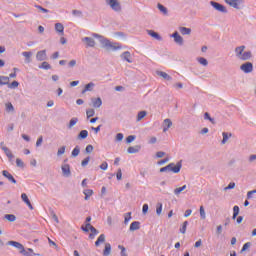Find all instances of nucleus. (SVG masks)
Masks as SVG:
<instances>
[{
	"label": "nucleus",
	"mask_w": 256,
	"mask_h": 256,
	"mask_svg": "<svg viewBox=\"0 0 256 256\" xmlns=\"http://www.w3.org/2000/svg\"><path fill=\"white\" fill-rule=\"evenodd\" d=\"M108 4L110 5V8L115 12L121 11V5H119L117 0H109Z\"/></svg>",
	"instance_id": "8"
},
{
	"label": "nucleus",
	"mask_w": 256,
	"mask_h": 256,
	"mask_svg": "<svg viewBox=\"0 0 256 256\" xmlns=\"http://www.w3.org/2000/svg\"><path fill=\"white\" fill-rule=\"evenodd\" d=\"M187 225H189L187 221L183 222L182 227L180 228V233L182 234L186 233Z\"/></svg>",
	"instance_id": "41"
},
{
	"label": "nucleus",
	"mask_w": 256,
	"mask_h": 256,
	"mask_svg": "<svg viewBox=\"0 0 256 256\" xmlns=\"http://www.w3.org/2000/svg\"><path fill=\"white\" fill-rule=\"evenodd\" d=\"M226 4L234 9H239V5L242 4V0H224Z\"/></svg>",
	"instance_id": "7"
},
{
	"label": "nucleus",
	"mask_w": 256,
	"mask_h": 256,
	"mask_svg": "<svg viewBox=\"0 0 256 256\" xmlns=\"http://www.w3.org/2000/svg\"><path fill=\"white\" fill-rule=\"evenodd\" d=\"M93 37L99 39L100 43L106 48L110 50H122V46L118 42H111L109 39L104 38L102 35L99 34H92Z\"/></svg>",
	"instance_id": "1"
},
{
	"label": "nucleus",
	"mask_w": 256,
	"mask_h": 256,
	"mask_svg": "<svg viewBox=\"0 0 256 256\" xmlns=\"http://www.w3.org/2000/svg\"><path fill=\"white\" fill-rule=\"evenodd\" d=\"M121 59H124L128 63H132V57L129 51H125L123 54H121Z\"/></svg>",
	"instance_id": "19"
},
{
	"label": "nucleus",
	"mask_w": 256,
	"mask_h": 256,
	"mask_svg": "<svg viewBox=\"0 0 256 256\" xmlns=\"http://www.w3.org/2000/svg\"><path fill=\"white\" fill-rule=\"evenodd\" d=\"M94 147L92 145H88L87 147H85V152H87V154H91L93 152Z\"/></svg>",
	"instance_id": "55"
},
{
	"label": "nucleus",
	"mask_w": 256,
	"mask_h": 256,
	"mask_svg": "<svg viewBox=\"0 0 256 256\" xmlns=\"http://www.w3.org/2000/svg\"><path fill=\"white\" fill-rule=\"evenodd\" d=\"M171 167H174V163L168 164L166 167L161 168V169H160V172H161V173H164V172H166V171H169V169H170Z\"/></svg>",
	"instance_id": "49"
},
{
	"label": "nucleus",
	"mask_w": 256,
	"mask_h": 256,
	"mask_svg": "<svg viewBox=\"0 0 256 256\" xmlns=\"http://www.w3.org/2000/svg\"><path fill=\"white\" fill-rule=\"evenodd\" d=\"M7 245L8 246H14L17 250H20V253L27 256V252L25 251V248H24L23 244L18 243L16 241H8Z\"/></svg>",
	"instance_id": "3"
},
{
	"label": "nucleus",
	"mask_w": 256,
	"mask_h": 256,
	"mask_svg": "<svg viewBox=\"0 0 256 256\" xmlns=\"http://www.w3.org/2000/svg\"><path fill=\"white\" fill-rule=\"evenodd\" d=\"M83 193H84V196H85V200H88L89 197H91L93 195V190L92 189H85Z\"/></svg>",
	"instance_id": "30"
},
{
	"label": "nucleus",
	"mask_w": 256,
	"mask_h": 256,
	"mask_svg": "<svg viewBox=\"0 0 256 256\" xmlns=\"http://www.w3.org/2000/svg\"><path fill=\"white\" fill-rule=\"evenodd\" d=\"M22 201L27 205L28 209L34 210L33 205L31 204V201L29 200V197H27L26 193L21 194Z\"/></svg>",
	"instance_id": "10"
},
{
	"label": "nucleus",
	"mask_w": 256,
	"mask_h": 256,
	"mask_svg": "<svg viewBox=\"0 0 256 256\" xmlns=\"http://www.w3.org/2000/svg\"><path fill=\"white\" fill-rule=\"evenodd\" d=\"M94 116H95V110H93V109L87 110V117L88 118H91V117H94Z\"/></svg>",
	"instance_id": "53"
},
{
	"label": "nucleus",
	"mask_w": 256,
	"mask_h": 256,
	"mask_svg": "<svg viewBox=\"0 0 256 256\" xmlns=\"http://www.w3.org/2000/svg\"><path fill=\"white\" fill-rule=\"evenodd\" d=\"M148 209H149V206L148 204H144V206H142V213L147 214L148 213Z\"/></svg>",
	"instance_id": "60"
},
{
	"label": "nucleus",
	"mask_w": 256,
	"mask_h": 256,
	"mask_svg": "<svg viewBox=\"0 0 256 256\" xmlns=\"http://www.w3.org/2000/svg\"><path fill=\"white\" fill-rule=\"evenodd\" d=\"M5 108H6V112H7V113H10V112H14V111H15L13 104H11L10 102H8V103L5 104Z\"/></svg>",
	"instance_id": "33"
},
{
	"label": "nucleus",
	"mask_w": 256,
	"mask_h": 256,
	"mask_svg": "<svg viewBox=\"0 0 256 256\" xmlns=\"http://www.w3.org/2000/svg\"><path fill=\"white\" fill-rule=\"evenodd\" d=\"M2 175L11 183L16 184V180L13 175H11L8 171L4 170L2 171Z\"/></svg>",
	"instance_id": "13"
},
{
	"label": "nucleus",
	"mask_w": 256,
	"mask_h": 256,
	"mask_svg": "<svg viewBox=\"0 0 256 256\" xmlns=\"http://www.w3.org/2000/svg\"><path fill=\"white\" fill-rule=\"evenodd\" d=\"M124 138V135L122 133L116 134V141H122Z\"/></svg>",
	"instance_id": "63"
},
{
	"label": "nucleus",
	"mask_w": 256,
	"mask_h": 256,
	"mask_svg": "<svg viewBox=\"0 0 256 256\" xmlns=\"http://www.w3.org/2000/svg\"><path fill=\"white\" fill-rule=\"evenodd\" d=\"M135 140L134 135H129L128 138H126V143L130 144Z\"/></svg>",
	"instance_id": "56"
},
{
	"label": "nucleus",
	"mask_w": 256,
	"mask_h": 256,
	"mask_svg": "<svg viewBox=\"0 0 256 256\" xmlns=\"http://www.w3.org/2000/svg\"><path fill=\"white\" fill-rule=\"evenodd\" d=\"M62 172L64 176H70L71 175V170H70V165L64 164L62 165Z\"/></svg>",
	"instance_id": "18"
},
{
	"label": "nucleus",
	"mask_w": 256,
	"mask_h": 256,
	"mask_svg": "<svg viewBox=\"0 0 256 256\" xmlns=\"http://www.w3.org/2000/svg\"><path fill=\"white\" fill-rule=\"evenodd\" d=\"M186 185H183L180 188H175V190H173V193H175L176 196H179L181 194V192L186 190Z\"/></svg>",
	"instance_id": "28"
},
{
	"label": "nucleus",
	"mask_w": 256,
	"mask_h": 256,
	"mask_svg": "<svg viewBox=\"0 0 256 256\" xmlns=\"http://www.w3.org/2000/svg\"><path fill=\"white\" fill-rule=\"evenodd\" d=\"M245 46H240L235 48V56H237V59L242 61L250 60L252 57L251 51H245Z\"/></svg>",
	"instance_id": "2"
},
{
	"label": "nucleus",
	"mask_w": 256,
	"mask_h": 256,
	"mask_svg": "<svg viewBox=\"0 0 256 256\" xmlns=\"http://www.w3.org/2000/svg\"><path fill=\"white\" fill-rule=\"evenodd\" d=\"M180 33L182 35H190L191 29L186 27H180Z\"/></svg>",
	"instance_id": "34"
},
{
	"label": "nucleus",
	"mask_w": 256,
	"mask_h": 256,
	"mask_svg": "<svg viewBox=\"0 0 256 256\" xmlns=\"http://www.w3.org/2000/svg\"><path fill=\"white\" fill-rule=\"evenodd\" d=\"M106 242V235L100 234L99 237L97 238V241H95V246L99 247L101 244Z\"/></svg>",
	"instance_id": "15"
},
{
	"label": "nucleus",
	"mask_w": 256,
	"mask_h": 256,
	"mask_svg": "<svg viewBox=\"0 0 256 256\" xmlns=\"http://www.w3.org/2000/svg\"><path fill=\"white\" fill-rule=\"evenodd\" d=\"M65 150H66V147H65V146L59 148V149H58V152H57V155H58V156H61V155L65 154Z\"/></svg>",
	"instance_id": "54"
},
{
	"label": "nucleus",
	"mask_w": 256,
	"mask_h": 256,
	"mask_svg": "<svg viewBox=\"0 0 256 256\" xmlns=\"http://www.w3.org/2000/svg\"><path fill=\"white\" fill-rule=\"evenodd\" d=\"M222 135H223L222 145H225L227 143L228 139L230 137H232V134H228L226 132H223Z\"/></svg>",
	"instance_id": "29"
},
{
	"label": "nucleus",
	"mask_w": 256,
	"mask_h": 256,
	"mask_svg": "<svg viewBox=\"0 0 256 256\" xmlns=\"http://www.w3.org/2000/svg\"><path fill=\"white\" fill-rule=\"evenodd\" d=\"M91 160L90 157H87L85 158L83 161H82V167H86L89 163V161Z\"/></svg>",
	"instance_id": "58"
},
{
	"label": "nucleus",
	"mask_w": 256,
	"mask_h": 256,
	"mask_svg": "<svg viewBox=\"0 0 256 256\" xmlns=\"http://www.w3.org/2000/svg\"><path fill=\"white\" fill-rule=\"evenodd\" d=\"M54 29H56L57 33L63 35L65 27L62 25V23H56V25H54Z\"/></svg>",
	"instance_id": "20"
},
{
	"label": "nucleus",
	"mask_w": 256,
	"mask_h": 256,
	"mask_svg": "<svg viewBox=\"0 0 256 256\" xmlns=\"http://www.w3.org/2000/svg\"><path fill=\"white\" fill-rule=\"evenodd\" d=\"M0 146H1V150L4 151V153L8 159H14L13 153L9 150L8 147L4 146V142L0 143Z\"/></svg>",
	"instance_id": "9"
},
{
	"label": "nucleus",
	"mask_w": 256,
	"mask_h": 256,
	"mask_svg": "<svg viewBox=\"0 0 256 256\" xmlns=\"http://www.w3.org/2000/svg\"><path fill=\"white\" fill-rule=\"evenodd\" d=\"M100 169L103 171H107V169H108L107 162H103L102 164H100Z\"/></svg>",
	"instance_id": "57"
},
{
	"label": "nucleus",
	"mask_w": 256,
	"mask_h": 256,
	"mask_svg": "<svg viewBox=\"0 0 256 256\" xmlns=\"http://www.w3.org/2000/svg\"><path fill=\"white\" fill-rule=\"evenodd\" d=\"M172 37H173V39L175 40V42H176L178 45H183L184 40H183V37H181V36L179 35V33H177V32L173 33V34H172Z\"/></svg>",
	"instance_id": "14"
},
{
	"label": "nucleus",
	"mask_w": 256,
	"mask_h": 256,
	"mask_svg": "<svg viewBox=\"0 0 256 256\" xmlns=\"http://www.w3.org/2000/svg\"><path fill=\"white\" fill-rule=\"evenodd\" d=\"M140 229V222H133L130 224L129 230L130 231H136Z\"/></svg>",
	"instance_id": "24"
},
{
	"label": "nucleus",
	"mask_w": 256,
	"mask_h": 256,
	"mask_svg": "<svg viewBox=\"0 0 256 256\" xmlns=\"http://www.w3.org/2000/svg\"><path fill=\"white\" fill-rule=\"evenodd\" d=\"M8 85V88L10 89H15V88H18L19 87V82L18 81H14L12 82L11 84H7Z\"/></svg>",
	"instance_id": "43"
},
{
	"label": "nucleus",
	"mask_w": 256,
	"mask_h": 256,
	"mask_svg": "<svg viewBox=\"0 0 256 256\" xmlns=\"http://www.w3.org/2000/svg\"><path fill=\"white\" fill-rule=\"evenodd\" d=\"M118 248L121 250V256H128L127 251H125V247L119 245Z\"/></svg>",
	"instance_id": "52"
},
{
	"label": "nucleus",
	"mask_w": 256,
	"mask_h": 256,
	"mask_svg": "<svg viewBox=\"0 0 256 256\" xmlns=\"http://www.w3.org/2000/svg\"><path fill=\"white\" fill-rule=\"evenodd\" d=\"M148 33L151 37L155 38L157 41H161V36L157 32L153 30H149Z\"/></svg>",
	"instance_id": "26"
},
{
	"label": "nucleus",
	"mask_w": 256,
	"mask_h": 256,
	"mask_svg": "<svg viewBox=\"0 0 256 256\" xmlns=\"http://www.w3.org/2000/svg\"><path fill=\"white\" fill-rule=\"evenodd\" d=\"M204 119L208 120V121H211L212 124H215V120H213V118L210 117L209 113H204Z\"/></svg>",
	"instance_id": "51"
},
{
	"label": "nucleus",
	"mask_w": 256,
	"mask_h": 256,
	"mask_svg": "<svg viewBox=\"0 0 256 256\" xmlns=\"http://www.w3.org/2000/svg\"><path fill=\"white\" fill-rule=\"evenodd\" d=\"M200 217H201L202 220L206 219V213H205L204 206L200 207Z\"/></svg>",
	"instance_id": "46"
},
{
	"label": "nucleus",
	"mask_w": 256,
	"mask_h": 256,
	"mask_svg": "<svg viewBox=\"0 0 256 256\" xmlns=\"http://www.w3.org/2000/svg\"><path fill=\"white\" fill-rule=\"evenodd\" d=\"M79 139H86L88 137V131L87 130H82L79 133Z\"/></svg>",
	"instance_id": "38"
},
{
	"label": "nucleus",
	"mask_w": 256,
	"mask_h": 256,
	"mask_svg": "<svg viewBox=\"0 0 256 256\" xmlns=\"http://www.w3.org/2000/svg\"><path fill=\"white\" fill-rule=\"evenodd\" d=\"M83 42H85V45L87 48H93L96 46V42H95V39L93 38H89V37H84L82 39Z\"/></svg>",
	"instance_id": "5"
},
{
	"label": "nucleus",
	"mask_w": 256,
	"mask_h": 256,
	"mask_svg": "<svg viewBox=\"0 0 256 256\" xmlns=\"http://www.w3.org/2000/svg\"><path fill=\"white\" fill-rule=\"evenodd\" d=\"M165 156V153L163 152V151H158L157 153H156V158L157 159H161V158H163Z\"/></svg>",
	"instance_id": "59"
},
{
	"label": "nucleus",
	"mask_w": 256,
	"mask_h": 256,
	"mask_svg": "<svg viewBox=\"0 0 256 256\" xmlns=\"http://www.w3.org/2000/svg\"><path fill=\"white\" fill-rule=\"evenodd\" d=\"M36 9H39L42 13H49V10L44 9L42 6L40 5H36Z\"/></svg>",
	"instance_id": "62"
},
{
	"label": "nucleus",
	"mask_w": 256,
	"mask_h": 256,
	"mask_svg": "<svg viewBox=\"0 0 256 256\" xmlns=\"http://www.w3.org/2000/svg\"><path fill=\"white\" fill-rule=\"evenodd\" d=\"M251 247V243H246V244H244L243 245V248H242V250H241V252H245L246 250H248V248H250Z\"/></svg>",
	"instance_id": "61"
},
{
	"label": "nucleus",
	"mask_w": 256,
	"mask_h": 256,
	"mask_svg": "<svg viewBox=\"0 0 256 256\" xmlns=\"http://www.w3.org/2000/svg\"><path fill=\"white\" fill-rule=\"evenodd\" d=\"M93 107L100 108L102 106V99L100 97L92 99Z\"/></svg>",
	"instance_id": "21"
},
{
	"label": "nucleus",
	"mask_w": 256,
	"mask_h": 256,
	"mask_svg": "<svg viewBox=\"0 0 256 256\" xmlns=\"http://www.w3.org/2000/svg\"><path fill=\"white\" fill-rule=\"evenodd\" d=\"M197 61L198 63H200L203 67H207L209 65V62L203 58V57H200V58H197Z\"/></svg>",
	"instance_id": "32"
},
{
	"label": "nucleus",
	"mask_w": 256,
	"mask_h": 256,
	"mask_svg": "<svg viewBox=\"0 0 256 256\" xmlns=\"http://www.w3.org/2000/svg\"><path fill=\"white\" fill-rule=\"evenodd\" d=\"M144 117H147V112L146 111H140L138 114V117L136 118V121H142Z\"/></svg>",
	"instance_id": "31"
},
{
	"label": "nucleus",
	"mask_w": 256,
	"mask_h": 256,
	"mask_svg": "<svg viewBox=\"0 0 256 256\" xmlns=\"http://www.w3.org/2000/svg\"><path fill=\"white\" fill-rule=\"evenodd\" d=\"M40 69H44V70H50L51 66L49 63L47 62H43L42 65L40 66Z\"/></svg>",
	"instance_id": "47"
},
{
	"label": "nucleus",
	"mask_w": 256,
	"mask_h": 256,
	"mask_svg": "<svg viewBox=\"0 0 256 256\" xmlns=\"http://www.w3.org/2000/svg\"><path fill=\"white\" fill-rule=\"evenodd\" d=\"M95 87V83L90 82L89 84L85 85V88L82 90V94H85L87 91H92V88Z\"/></svg>",
	"instance_id": "23"
},
{
	"label": "nucleus",
	"mask_w": 256,
	"mask_h": 256,
	"mask_svg": "<svg viewBox=\"0 0 256 256\" xmlns=\"http://www.w3.org/2000/svg\"><path fill=\"white\" fill-rule=\"evenodd\" d=\"M238 214H239V207H238V206H234V207H233V216H232V219H233V220H236Z\"/></svg>",
	"instance_id": "37"
},
{
	"label": "nucleus",
	"mask_w": 256,
	"mask_h": 256,
	"mask_svg": "<svg viewBox=\"0 0 256 256\" xmlns=\"http://www.w3.org/2000/svg\"><path fill=\"white\" fill-rule=\"evenodd\" d=\"M77 122H78V118L70 119L68 128L71 129L73 126H75L77 124Z\"/></svg>",
	"instance_id": "40"
},
{
	"label": "nucleus",
	"mask_w": 256,
	"mask_h": 256,
	"mask_svg": "<svg viewBox=\"0 0 256 256\" xmlns=\"http://www.w3.org/2000/svg\"><path fill=\"white\" fill-rule=\"evenodd\" d=\"M112 251V246L110 243H105V248L103 251V256H110Z\"/></svg>",
	"instance_id": "16"
},
{
	"label": "nucleus",
	"mask_w": 256,
	"mask_h": 256,
	"mask_svg": "<svg viewBox=\"0 0 256 256\" xmlns=\"http://www.w3.org/2000/svg\"><path fill=\"white\" fill-rule=\"evenodd\" d=\"M16 166H17V167H20V168H24L25 165H24L23 160L17 158V159H16Z\"/></svg>",
	"instance_id": "50"
},
{
	"label": "nucleus",
	"mask_w": 256,
	"mask_h": 256,
	"mask_svg": "<svg viewBox=\"0 0 256 256\" xmlns=\"http://www.w3.org/2000/svg\"><path fill=\"white\" fill-rule=\"evenodd\" d=\"M139 150H140V146H139V145H136V146H134V147H129V148H128V153H129V154H136V153L139 152Z\"/></svg>",
	"instance_id": "25"
},
{
	"label": "nucleus",
	"mask_w": 256,
	"mask_h": 256,
	"mask_svg": "<svg viewBox=\"0 0 256 256\" xmlns=\"http://www.w3.org/2000/svg\"><path fill=\"white\" fill-rule=\"evenodd\" d=\"M42 141H43V138H42V136H40V138L37 139L36 146L37 147L41 146Z\"/></svg>",
	"instance_id": "64"
},
{
	"label": "nucleus",
	"mask_w": 256,
	"mask_h": 256,
	"mask_svg": "<svg viewBox=\"0 0 256 256\" xmlns=\"http://www.w3.org/2000/svg\"><path fill=\"white\" fill-rule=\"evenodd\" d=\"M132 219V213L125 214L124 224H128V222Z\"/></svg>",
	"instance_id": "48"
},
{
	"label": "nucleus",
	"mask_w": 256,
	"mask_h": 256,
	"mask_svg": "<svg viewBox=\"0 0 256 256\" xmlns=\"http://www.w3.org/2000/svg\"><path fill=\"white\" fill-rule=\"evenodd\" d=\"M32 55H33V53H31L30 51L22 52V56L27 59V63H30V58H31Z\"/></svg>",
	"instance_id": "35"
},
{
	"label": "nucleus",
	"mask_w": 256,
	"mask_h": 256,
	"mask_svg": "<svg viewBox=\"0 0 256 256\" xmlns=\"http://www.w3.org/2000/svg\"><path fill=\"white\" fill-rule=\"evenodd\" d=\"M240 70H242L245 74L251 73L253 71V64L251 62H247L240 66Z\"/></svg>",
	"instance_id": "4"
},
{
	"label": "nucleus",
	"mask_w": 256,
	"mask_h": 256,
	"mask_svg": "<svg viewBox=\"0 0 256 256\" xmlns=\"http://www.w3.org/2000/svg\"><path fill=\"white\" fill-rule=\"evenodd\" d=\"M87 227H89V231L92 232V234H89V238L95 239V236L99 233L98 230L90 223H88Z\"/></svg>",
	"instance_id": "12"
},
{
	"label": "nucleus",
	"mask_w": 256,
	"mask_h": 256,
	"mask_svg": "<svg viewBox=\"0 0 256 256\" xmlns=\"http://www.w3.org/2000/svg\"><path fill=\"white\" fill-rule=\"evenodd\" d=\"M47 58V55H46V51L45 50H42V51H38L37 54H36V59L37 61H45Z\"/></svg>",
	"instance_id": "11"
},
{
	"label": "nucleus",
	"mask_w": 256,
	"mask_h": 256,
	"mask_svg": "<svg viewBox=\"0 0 256 256\" xmlns=\"http://www.w3.org/2000/svg\"><path fill=\"white\" fill-rule=\"evenodd\" d=\"M9 84V77L8 76H0V85H8Z\"/></svg>",
	"instance_id": "27"
},
{
	"label": "nucleus",
	"mask_w": 256,
	"mask_h": 256,
	"mask_svg": "<svg viewBox=\"0 0 256 256\" xmlns=\"http://www.w3.org/2000/svg\"><path fill=\"white\" fill-rule=\"evenodd\" d=\"M211 5L214 9H216L218 12H221V13H227V10L225 8V6L215 2V1H211Z\"/></svg>",
	"instance_id": "6"
},
{
	"label": "nucleus",
	"mask_w": 256,
	"mask_h": 256,
	"mask_svg": "<svg viewBox=\"0 0 256 256\" xmlns=\"http://www.w3.org/2000/svg\"><path fill=\"white\" fill-rule=\"evenodd\" d=\"M157 75H159L160 77L166 79L167 81L171 80V76H169L168 73H166V72H159V73H157Z\"/></svg>",
	"instance_id": "36"
},
{
	"label": "nucleus",
	"mask_w": 256,
	"mask_h": 256,
	"mask_svg": "<svg viewBox=\"0 0 256 256\" xmlns=\"http://www.w3.org/2000/svg\"><path fill=\"white\" fill-rule=\"evenodd\" d=\"M157 8L160 10L161 13H164L165 15L168 14V10L165 8L164 5H157Z\"/></svg>",
	"instance_id": "45"
},
{
	"label": "nucleus",
	"mask_w": 256,
	"mask_h": 256,
	"mask_svg": "<svg viewBox=\"0 0 256 256\" xmlns=\"http://www.w3.org/2000/svg\"><path fill=\"white\" fill-rule=\"evenodd\" d=\"M172 126H173V122L171 121V119L166 118L164 120V133L167 132Z\"/></svg>",
	"instance_id": "17"
},
{
	"label": "nucleus",
	"mask_w": 256,
	"mask_h": 256,
	"mask_svg": "<svg viewBox=\"0 0 256 256\" xmlns=\"http://www.w3.org/2000/svg\"><path fill=\"white\" fill-rule=\"evenodd\" d=\"M5 219L9 222H14L16 220V217L14 214H6Z\"/></svg>",
	"instance_id": "39"
},
{
	"label": "nucleus",
	"mask_w": 256,
	"mask_h": 256,
	"mask_svg": "<svg viewBox=\"0 0 256 256\" xmlns=\"http://www.w3.org/2000/svg\"><path fill=\"white\" fill-rule=\"evenodd\" d=\"M80 154V147H74L73 151H72V156L73 157H77Z\"/></svg>",
	"instance_id": "44"
},
{
	"label": "nucleus",
	"mask_w": 256,
	"mask_h": 256,
	"mask_svg": "<svg viewBox=\"0 0 256 256\" xmlns=\"http://www.w3.org/2000/svg\"><path fill=\"white\" fill-rule=\"evenodd\" d=\"M181 170V164H173V166L169 169V171H172L173 173L177 174Z\"/></svg>",
	"instance_id": "22"
},
{
	"label": "nucleus",
	"mask_w": 256,
	"mask_h": 256,
	"mask_svg": "<svg viewBox=\"0 0 256 256\" xmlns=\"http://www.w3.org/2000/svg\"><path fill=\"white\" fill-rule=\"evenodd\" d=\"M162 211H163V204H161V203L157 204V207H156V214H157L158 216H160Z\"/></svg>",
	"instance_id": "42"
}]
</instances>
